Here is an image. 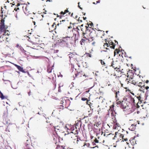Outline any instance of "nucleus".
I'll use <instances>...</instances> for the list:
<instances>
[{
  "mask_svg": "<svg viewBox=\"0 0 149 149\" xmlns=\"http://www.w3.org/2000/svg\"><path fill=\"white\" fill-rule=\"evenodd\" d=\"M28 94L29 96H30L31 95V91H30L29 92H28Z\"/></svg>",
  "mask_w": 149,
  "mask_h": 149,
  "instance_id": "55",
  "label": "nucleus"
},
{
  "mask_svg": "<svg viewBox=\"0 0 149 149\" xmlns=\"http://www.w3.org/2000/svg\"><path fill=\"white\" fill-rule=\"evenodd\" d=\"M78 123H76L75 125V127L76 129L78 128V129H79L80 127L78 126Z\"/></svg>",
  "mask_w": 149,
  "mask_h": 149,
  "instance_id": "44",
  "label": "nucleus"
},
{
  "mask_svg": "<svg viewBox=\"0 0 149 149\" xmlns=\"http://www.w3.org/2000/svg\"><path fill=\"white\" fill-rule=\"evenodd\" d=\"M43 17V15H40V14H37L36 15L34 16V17L35 19V21H33V23L34 25H36V22H38L39 21L41 20V16Z\"/></svg>",
  "mask_w": 149,
  "mask_h": 149,
  "instance_id": "14",
  "label": "nucleus"
},
{
  "mask_svg": "<svg viewBox=\"0 0 149 149\" xmlns=\"http://www.w3.org/2000/svg\"><path fill=\"white\" fill-rule=\"evenodd\" d=\"M78 7L80 9H81V10H82V8H81V7H80V6L79 5V2L78 3Z\"/></svg>",
  "mask_w": 149,
  "mask_h": 149,
  "instance_id": "49",
  "label": "nucleus"
},
{
  "mask_svg": "<svg viewBox=\"0 0 149 149\" xmlns=\"http://www.w3.org/2000/svg\"><path fill=\"white\" fill-rule=\"evenodd\" d=\"M100 0H98L97 1H96V4H97V3H100Z\"/></svg>",
  "mask_w": 149,
  "mask_h": 149,
  "instance_id": "58",
  "label": "nucleus"
},
{
  "mask_svg": "<svg viewBox=\"0 0 149 149\" xmlns=\"http://www.w3.org/2000/svg\"><path fill=\"white\" fill-rule=\"evenodd\" d=\"M3 32H4V33L2 35H5L7 37H8L10 34V32L9 31L7 30L6 29L3 31Z\"/></svg>",
  "mask_w": 149,
  "mask_h": 149,
  "instance_id": "26",
  "label": "nucleus"
},
{
  "mask_svg": "<svg viewBox=\"0 0 149 149\" xmlns=\"http://www.w3.org/2000/svg\"><path fill=\"white\" fill-rule=\"evenodd\" d=\"M114 135L113 134H112V133H110L109 134H108V136H109L111 137H112L113 139H114L113 138V137H114Z\"/></svg>",
  "mask_w": 149,
  "mask_h": 149,
  "instance_id": "40",
  "label": "nucleus"
},
{
  "mask_svg": "<svg viewBox=\"0 0 149 149\" xmlns=\"http://www.w3.org/2000/svg\"><path fill=\"white\" fill-rule=\"evenodd\" d=\"M20 5V4L19 3H18L16 5L18 7Z\"/></svg>",
  "mask_w": 149,
  "mask_h": 149,
  "instance_id": "53",
  "label": "nucleus"
},
{
  "mask_svg": "<svg viewBox=\"0 0 149 149\" xmlns=\"http://www.w3.org/2000/svg\"><path fill=\"white\" fill-rule=\"evenodd\" d=\"M141 81H142L140 79L139 80L138 84H137V86H138L139 87H141L139 89V91H142L144 92L145 86V82H141Z\"/></svg>",
  "mask_w": 149,
  "mask_h": 149,
  "instance_id": "12",
  "label": "nucleus"
},
{
  "mask_svg": "<svg viewBox=\"0 0 149 149\" xmlns=\"http://www.w3.org/2000/svg\"><path fill=\"white\" fill-rule=\"evenodd\" d=\"M140 79L139 78H130L129 81L128 79H126L125 80L128 83H131L134 85L137 86V84H138L139 80Z\"/></svg>",
  "mask_w": 149,
  "mask_h": 149,
  "instance_id": "7",
  "label": "nucleus"
},
{
  "mask_svg": "<svg viewBox=\"0 0 149 149\" xmlns=\"http://www.w3.org/2000/svg\"><path fill=\"white\" fill-rule=\"evenodd\" d=\"M56 24H55V23H54L52 26V31H53L55 30L56 29Z\"/></svg>",
  "mask_w": 149,
  "mask_h": 149,
  "instance_id": "35",
  "label": "nucleus"
},
{
  "mask_svg": "<svg viewBox=\"0 0 149 149\" xmlns=\"http://www.w3.org/2000/svg\"><path fill=\"white\" fill-rule=\"evenodd\" d=\"M69 56V57L70 59H71L72 58H74L75 55L73 54L72 53H70L68 55Z\"/></svg>",
  "mask_w": 149,
  "mask_h": 149,
  "instance_id": "33",
  "label": "nucleus"
},
{
  "mask_svg": "<svg viewBox=\"0 0 149 149\" xmlns=\"http://www.w3.org/2000/svg\"><path fill=\"white\" fill-rule=\"evenodd\" d=\"M4 144L3 143H1L0 144V149H4L3 146Z\"/></svg>",
  "mask_w": 149,
  "mask_h": 149,
  "instance_id": "43",
  "label": "nucleus"
},
{
  "mask_svg": "<svg viewBox=\"0 0 149 149\" xmlns=\"http://www.w3.org/2000/svg\"><path fill=\"white\" fill-rule=\"evenodd\" d=\"M82 76L86 77L85 74L81 71H77L75 73L74 75H73V77L74 78H79Z\"/></svg>",
  "mask_w": 149,
  "mask_h": 149,
  "instance_id": "9",
  "label": "nucleus"
},
{
  "mask_svg": "<svg viewBox=\"0 0 149 149\" xmlns=\"http://www.w3.org/2000/svg\"><path fill=\"white\" fill-rule=\"evenodd\" d=\"M115 97L117 99L116 101H117L118 100H120L122 96L120 93L119 91H115Z\"/></svg>",
  "mask_w": 149,
  "mask_h": 149,
  "instance_id": "19",
  "label": "nucleus"
},
{
  "mask_svg": "<svg viewBox=\"0 0 149 149\" xmlns=\"http://www.w3.org/2000/svg\"><path fill=\"white\" fill-rule=\"evenodd\" d=\"M149 82V81L148 80H147L146 81V83H148Z\"/></svg>",
  "mask_w": 149,
  "mask_h": 149,
  "instance_id": "64",
  "label": "nucleus"
},
{
  "mask_svg": "<svg viewBox=\"0 0 149 149\" xmlns=\"http://www.w3.org/2000/svg\"><path fill=\"white\" fill-rule=\"evenodd\" d=\"M52 68L49 66L47 67V72L49 73L48 78L50 79H53L54 78V77L55 75L54 72L52 71Z\"/></svg>",
  "mask_w": 149,
  "mask_h": 149,
  "instance_id": "8",
  "label": "nucleus"
},
{
  "mask_svg": "<svg viewBox=\"0 0 149 149\" xmlns=\"http://www.w3.org/2000/svg\"><path fill=\"white\" fill-rule=\"evenodd\" d=\"M149 88V87L148 86H145V89L146 88V90H148Z\"/></svg>",
  "mask_w": 149,
  "mask_h": 149,
  "instance_id": "51",
  "label": "nucleus"
},
{
  "mask_svg": "<svg viewBox=\"0 0 149 149\" xmlns=\"http://www.w3.org/2000/svg\"><path fill=\"white\" fill-rule=\"evenodd\" d=\"M101 125V124L99 123H95L94 124V126L95 129L97 130H100V126Z\"/></svg>",
  "mask_w": 149,
  "mask_h": 149,
  "instance_id": "23",
  "label": "nucleus"
},
{
  "mask_svg": "<svg viewBox=\"0 0 149 149\" xmlns=\"http://www.w3.org/2000/svg\"><path fill=\"white\" fill-rule=\"evenodd\" d=\"M65 22V20H62V21H60V23H58L57 24V25L58 26V25H59V24H64V22Z\"/></svg>",
  "mask_w": 149,
  "mask_h": 149,
  "instance_id": "39",
  "label": "nucleus"
},
{
  "mask_svg": "<svg viewBox=\"0 0 149 149\" xmlns=\"http://www.w3.org/2000/svg\"><path fill=\"white\" fill-rule=\"evenodd\" d=\"M14 65L20 71L24 73H26L25 71L23 70V68L20 66L16 64H14Z\"/></svg>",
  "mask_w": 149,
  "mask_h": 149,
  "instance_id": "21",
  "label": "nucleus"
},
{
  "mask_svg": "<svg viewBox=\"0 0 149 149\" xmlns=\"http://www.w3.org/2000/svg\"><path fill=\"white\" fill-rule=\"evenodd\" d=\"M117 103L118 104H121V107L124 110V111H125L127 114H130L132 112L130 109L131 104L125 97H123V100L122 101L119 100L117 102Z\"/></svg>",
  "mask_w": 149,
  "mask_h": 149,
  "instance_id": "2",
  "label": "nucleus"
},
{
  "mask_svg": "<svg viewBox=\"0 0 149 149\" xmlns=\"http://www.w3.org/2000/svg\"><path fill=\"white\" fill-rule=\"evenodd\" d=\"M14 10L16 11H17L18 10H19V8H15L14 9Z\"/></svg>",
  "mask_w": 149,
  "mask_h": 149,
  "instance_id": "50",
  "label": "nucleus"
},
{
  "mask_svg": "<svg viewBox=\"0 0 149 149\" xmlns=\"http://www.w3.org/2000/svg\"><path fill=\"white\" fill-rule=\"evenodd\" d=\"M123 53H122V54H119V56H122V58H123Z\"/></svg>",
  "mask_w": 149,
  "mask_h": 149,
  "instance_id": "56",
  "label": "nucleus"
},
{
  "mask_svg": "<svg viewBox=\"0 0 149 149\" xmlns=\"http://www.w3.org/2000/svg\"><path fill=\"white\" fill-rule=\"evenodd\" d=\"M107 72H108V74L110 75H112V72L110 70H108Z\"/></svg>",
  "mask_w": 149,
  "mask_h": 149,
  "instance_id": "42",
  "label": "nucleus"
},
{
  "mask_svg": "<svg viewBox=\"0 0 149 149\" xmlns=\"http://www.w3.org/2000/svg\"><path fill=\"white\" fill-rule=\"evenodd\" d=\"M25 146H29L30 145H32L30 141L29 140H26V142L25 143Z\"/></svg>",
  "mask_w": 149,
  "mask_h": 149,
  "instance_id": "30",
  "label": "nucleus"
},
{
  "mask_svg": "<svg viewBox=\"0 0 149 149\" xmlns=\"http://www.w3.org/2000/svg\"><path fill=\"white\" fill-rule=\"evenodd\" d=\"M137 98H138L139 100V101H141V97L140 96H138V97H137Z\"/></svg>",
  "mask_w": 149,
  "mask_h": 149,
  "instance_id": "47",
  "label": "nucleus"
},
{
  "mask_svg": "<svg viewBox=\"0 0 149 149\" xmlns=\"http://www.w3.org/2000/svg\"><path fill=\"white\" fill-rule=\"evenodd\" d=\"M112 66L114 69V73L113 74V75L116 77H119L118 74H117V72H119L121 74L120 71V63L118 61H113L111 63L110 67Z\"/></svg>",
  "mask_w": 149,
  "mask_h": 149,
  "instance_id": "3",
  "label": "nucleus"
},
{
  "mask_svg": "<svg viewBox=\"0 0 149 149\" xmlns=\"http://www.w3.org/2000/svg\"><path fill=\"white\" fill-rule=\"evenodd\" d=\"M8 28V26L5 24V20L2 19L0 22V33H2L6 29Z\"/></svg>",
  "mask_w": 149,
  "mask_h": 149,
  "instance_id": "6",
  "label": "nucleus"
},
{
  "mask_svg": "<svg viewBox=\"0 0 149 149\" xmlns=\"http://www.w3.org/2000/svg\"><path fill=\"white\" fill-rule=\"evenodd\" d=\"M0 97L2 100H4L5 99H7L8 97L4 96L2 93L0 91Z\"/></svg>",
  "mask_w": 149,
  "mask_h": 149,
  "instance_id": "27",
  "label": "nucleus"
},
{
  "mask_svg": "<svg viewBox=\"0 0 149 149\" xmlns=\"http://www.w3.org/2000/svg\"><path fill=\"white\" fill-rule=\"evenodd\" d=\"M114 105L113 104L110 107V109L108 110L109 113L110 112H111V116L112 120L113 122L115 123H116L117 120L116 119L115 116H116V113L114 109Z\"/></svg>",
  "mask_w": 149,
  "mask_h": 149,
  "instance_id": "4",
  "label": "nucleus"
},
{
  "mask_svg": "<svg viewBox=\"0 0 149 149\" xmlns=\"http://www.w3.org/2000/svg\"><path fill=\"white\" fill-rule=\"evenodd\" d=\"M86 56L87 57H91L92 55L91 54L89 53H87L86 54Z\"/></svg>",
  "mask_w": 149,
  "mask_h": 149,
  "instance_id": "41",
  "label": "nucleus"
},
{
  "mask_svg": "<svg viewBox=\"0 0 149 149\" xmlns=\"http://www.w3.org/2000/svg\"><path fill=\"white\" fill-rule=\"evenodd\" d=\"M5 40L8 42L9 41V38L5 35H2L0 36V42H2Z\"/></svg>",
  "mask_w": 149,
  "mask_h": 149,
  "instance_id": "17",
  "label": "nucleus"
},
{
  "mask_svg": "<svg viewBox=\"0 0 149 149\" xmlns=\"http://www.w3.org/2000/svg\"><path fill=\"white\" fill-rule=\"evenodd\" d=\"M2 54L4 55H5L6 56H8V57H11L12 55L10 53H6L3 52Z\"/></svg>",
  "mask_w": 149,
  "mask_h": 149,
  "instance_id": "32",
  "label": "nucleus"
},
{
  "mask_svg": "<svg viewBox=\"0 0 149 149\" xmlns=\"http://www.w3.org/2000/svg\"><path fill=\"white\" fill-rule=\"evenodd\" d=\"M25 149H34V147L32 145H30L29 146H25Z\"/></svg>",
  "mask_w": 149,
  "mask_h": 149,
  "instance_id": "31",
  "label": "nucleus"
},
{
  "mask_svg": "<svg viewBox=\"0 0 149 149\" xmlns=\"http://www.w3.org/2000/svg\"><path fill=\"white\" fill-rule=\"evenodd\" d=\"M115 46V44L111 40L108 39H105V43H104V48H106V49H109L107 48L109 47L111 49H114Z\"/></svg>",
  "mask_w": 149,
  "mask_h": 149,
  "instance_id": "5",
  "label": "nucleus"
},
{
  "mask_svg": "<svg viewBox=\"0 0 149 149\" xmlns=\"http://www.w3.org/2000/svg\"><path fill=\"white\" fill-rule=\"evenodd\" d=\"M22 8L24 12L26 14L28 15L29 14L31 13V9L29 6H26L24 9V7Z\"/></svg>",
  "mask_w": 149,
  "mask_h": 149,
  "instance_id": "16",
  "label": "nucleus"
},
{
  "mask_svg": "<svg viewBox=\"0 0 149 149\" xmlns=\"http://www.w3.org/2000/svg\"><path fill=\"white\" fill-rule=\"evenodd\" d=\"M50 125L52 126H53V127H54V129L55 130V131L56 132H58V131H59L60 132L61 130V128L60 127L58 126H55V125H54L52 123H51L50 124Z\"/></svg>",
  "mask_w": 149,
  "mask_h": 149,
  "instance_id": "22",
  "label": "nucleus"
},
{
  "mask_svg": "<svg viewBox=\"0 0 149 149\" xmlns=\"http://www.w3.org/2000/svg\"><path fill=\"white\" fill-rule=\"evenodd\" d=\"M83 38L80 41V44L81 45H84L86 43L88 42L87 39L86 38L85 36H83Z\"/></svg>",
  "mask_w": 149,
  "mask_h": 149,
  "instance_id": "20",
  "label": "nucleus"
},
{
  "mask_svg": "<svg viewBox=\"0 0 149 149\" xmlns=\"http://www.w3.org/2000/svg\"><path fill=\"white\" fill-rule=\"evenodd\" d=\"M68 29H72V27L70 26L68 27Z\"/></svg>",
  "mask_w": 149,
  "mask_h": 149,
  "instance_id": "60",
  "label": "nucleus"
},
{
  "mask_svg": "<svg viewBox=\"0 0 149 149\" xmlns=\"http://www.w3.org/2000/svg\"><path fill=\"white\" fill-rule=\"evenodd\" d=\"M129 91L133 95H134V93H132V92H131V91L130 90H129Z\"/></svg>",
  "mask_w": 149,
  "mask_h": 149,
  "instance_id": "57",
  "label": "nucleus"
},
{
  "mask_svg": "<svg viewBox=\"0 0 149 149\" xmlns=\"http://www.w3.org/2000/svg\"><path fill=\"white\" fill-rule=\"evenodd\" d=\"M99 61H100L102 65H103V66L105 67L106 66V64L104 60H100Z\"/></svg>",
  "mask_w": 149,
  "mask_h": 149,
  "instance_id": "37",
  "label": "nucleus"
},
{
  "mask_svg": "<svg viewBox=\"0 0 149 149\" xmlns=\"http://www.w3.org/2000/svg\"><path fill=\"white\" fill-rule=\"evenodd\" d=\"M124 140L125 141H126L127 140V138H123V140Z\"/></svg>",
  "mask_w": 149,
  "mask_h": 149,
  "instance_id": "54",
  "label": "nucleus"
},
{
  "mask_svg": "<svg viewBox=\"0 0 149 149\" xmlns=\"http://www.w3.org/2000/svg\"><path fill=\"white\" fill-rule=\"evenodd\" d=\"M136 124L134 123L131 125V126L129 128V130L131 131H134L136 129Z\"/></svg>",
  "mask_w": 149,
  "mask_h": 149,
  "instance_id": "24",
  "label": "nucleus"
},
{
  "mask_svg": "<svg viewBox=\"0 0 149 149\" xmlns=\"http://www.w3.org/2000/svg\"><path fill=\"white\" fill-rule=\"evenodd\" d=\"M4 62V61H3L2 59L0 58V65L1 66V67H3V65L1 64V63Z\"/></svg>",
  "mask_w": 149,
  "mask_h": 149,
  "instance_id": "38",
  "label": "nucleus"
},
{
  "mask_svg": "<svg viewBox=\"0 0 149 149\" xmlns=\"http://www.w3.org/2000/svg\"><path fill=\"white\" fill-rule=\"evenodd\" d=\"M91 116V113H89V114H88V116H87V117H88V116L90 117V116Z\"/></svg>",
  "mask_w": 149,
  "mask_h": 149,
  "instance_id": "59",
  "label": "nucleus"
},
{
  "mask_svg": "<svg viewBox=\"0 0 149 149\" xmlns=\"http://www.w3.org/2000/svg\"><path fill=\"white\" fill-rule=\"evenodd\" d=\"M63 84L62 83H61L59 84L58 90V91L59 92H61V87L62 89H63Z\"/></svg>",
  "mask_w": 149,
  "mask_h": 149,
  "instance_id": "29",
  "label": "nucleus"
},
{
  "mask_svg": "<svg viewBox=\"0 0 149 149\" xmlns=\"http://www.w3.org/2000/svg\"><path fill=\"white\" fill-rule=\"evenodd\" d=\"M123 137L124 136L123 134H120L118 132H116L115 133V134L114 136V137H113V138L114 139H115V138H117L118 141L121 140H122V141H123Z\"/></svg>",
  "mask_w": 149,
  "mask_h": 149,
  "instance_id": "13",
  "label": "nucleus"
},
{
  "mask_svg": "<svg viewBox=\"0 0 149 149\" xmlns=\"http://www.w3.org/2000/svg\"><path fill=\"white\" fill-rule=\"evenodd\" d=\"M98 139H97V138H95V139L94 140V141L92 142V143L93 145H96V143H99V140L100 137L98 136Z\"/></svg>",
  "mask_w": 149,
  "mask_h": 149,
  "instance_id": "25",
  "label": "nucleus"
},
{
  "mask_svg": "<svg viewBox=\"0 0 149 149\" xmlns=\"http://www.w3.org/2000/svg\"><path fill=\"white\" fill-rule=\"evenodd\" d=\"M89 25L88 26H86L84 29L82 28L81 31L83 32V36H85L86 38L87 39L88 42L91 43L93 46H95L96 43V40L95 36H92V34L93 33V31L90 32L89 27Z\"/></svg>",
  "mask_w": 149,
  "mask_h": 149,
  "instance_id": "1",
  "label": "nucleus"
},
{
  "mask_svg": "<svg viewBox=\"0 0 149 149\" xmlns=\"http://www.w3.org/2000/svg\"><path fill=\"white\" fill-rule=\"evenodd\" d=\"M58 108L59 109H63V106L61 105L60 106H59V107H58Z\"/></svg>",
  "mask_w": 149,
  "mask_h": 149,
  "instance_id": "46",
  "label": "nucleus"
},
{
  "mask_svg": "<svg viewBox=\"0 0 149 149\" xmlns=\"http://www.w3.org/2000/svg\"><path fill=\"white\" fill-rule=\"evenodd\" d=\"M68 13V15H70L71 14V13L70 12H69V11L67 13Z\"/></svg>",
  "mask_w": 149,
  "mask_h": 149,
  "instance_id": "63",
  "label": "nucleus"
},
{
  "mask_svg": "<svg viewBox=\"0 0 149 149\" xmlns=\"http://www.w3.org/2000/svg\"><path fill=\"white\" fill-rule=\"evenodd\" d=\"M78 20L79 22V21H80V22H82V20H81V19H80V17H79V18H78Z\"/></svg>",
  "mask_w": 149,
  "mask_h": 149,
  "instance_id": "48",
  "label": "nucleus"
},
{
  "mask_svg": "<svg viewBox=\"0 0 149 149\" xmlns=\"http://www.w3.org/2000/svg\"><path fill=\"white\" fill-rule=\"evenodd\" d=\"M68 12V9L67 8V9L65 10L64 12L61 11L60 13H59L60 15H57V17H59L60 19L62 18V17H65V15L66 13H67Z\"/></svg>",
  "mask_w": 149,
  "mask_h": 149,
  "instance_id": "15",
  "label": "nucleus"
},
{
  "mask_svg": "<svg viewBox=\"0 0 149 149\" xmlns=\"http://www.w3.org/2000/svg\"><path fill=\"white\" fill-rule=\"evenodd\" d=\"M81 100L82 101H86V104H87L89 105V104H88V101L89 100H88V99L87 98H86V97H82L81 99Z\"/></svg>",
  "mask_w": 149,
  "mask_h": 149,
  "instance_id": "36",
  "label": "nucleus"
},
{
  "mask_svg": "<svg viewBox=\"0 0 149 149\" xmlns=\"http://www.w3.org/2000/svg\"><path fill=\"white\" fill-rule=\"evenodd\" d=\"M142 111H137V113L138 114H141L142 113Z\"/></svg>",
  "mask_w": 149,
  "mask_h": 149,
  "instance_id": "45",
  "label": "nucleus"
},
{
  "mask_svg": "<svg viewBox=\"0 0 149 149\" xmlns=\"http://www.w3.org/2000/svg\"><path fill=\"white\" fill-rule=\"evenodd\" d=\"M47 11L45 10L44 12H43V14H46L47 13Z\"/></svg>",
  "mask_w": 149,
  "mask_h": 149,
  "instance_id": "52",
  "label": "nucleus"
},
{
  "mask_svg": "<svg viewBox=\"0 0 149 149\" xmlns=\"http://www.w3.org/2000/svg\"><path fill=\"white\" fill-rule=\"evenodd\" d=\"M130 143L133 145L136 144V142L134 138H132L130 140Z\"/></svg>",
  "mask_w": 149,
  "mask_h": 149,
  "instance_id": "28",
  "label": "nucleus"
},
{
  "mask_svg": "<svg viewBox=\"0 0 149 149\" xmlns=\"http://www.w3.org/2000/svg\"><path fill=\"white\" fill-rule=\"evenodd\" d=\"M93 32V33L96 34V37H100L101 38H102V36L105 34L104 31L100 30H97L96 31L94 30Z\"/></svg>",
  "mask_w": 149,
  "mask_h": 149,
  "instance_id": "10",
  "label": "nucleus"
},
{
  "mask_svg": "<svg viewBox=\"0 0 149 149\" xmlns=\"http://www.w3.org/2000/svg\"><path fill=\"white\" fill-rule=\"evenodd\" d=\"M119 53H121V51L118 50V49H116L114 51V55L115 56L116 54H118Z\"/></svg>",
  "mask_w": 149,
  "mask_h": 149,
  "instance_id": "34",
  "label": "nucleus"
},
{
  "mask_svg": "<svg viewBox=\"0 0 149 149\" xmlns=\"http://www.w3.org/2000/svg\"><path fill=\"white\" fill-rule=\"evenodd\" d=\"M90 24V25L91 26H93V23H91Z\"/></svg>",
  "mask_w": 149,
  "mask_h": 149,
  "instance_id": "62",
  "label": "nucleus"
},
{
  "mask_svg": "<svg viewBox=\"0 0 149 149\" xmlns=\"http://www.w3.org/2000/svg\"><path fill=\"white\" fill-rule=\"evenodd\" d=\"M73 37H63L62 39V41L65 42L67 45L69 43H71L73 40Z\"/></svg>",
  "mask_w": 149,
  "mask_h": 149,
  "instance_id": "11",
  "label": "nucleus"
},
{
  "mask_svg": "<svg viewBox=\"0 0 149 149\" xmlns=\"http://www.w3.org/2000/svg\"><path fill=\"white\" fill-rule=\"evenodd\" d=\"M52 135L53 138L54 142L56 145H58L57 143L59 141V139L57 134H54Z\"/></svg>",
  "mask_w": 149,
  "mask_h": 149,
  "instance_id": "18",
  "label": "nucleus"
},
{
  "mask_svg": "<svg viewBox=\"0 0 149 149\" xmlns=\"http://www.w3.org/2000/svg\"><path fill=\"white\" fill-rule=\"evenodd\" d=\"M83 18L84 20H85L86 19V17H83Z\"/></svg>",
  "mask_w": 149,
  "mask_h": 149,
  "instance_id": "61",
  "label": "nucleus"
}]
</instances>
